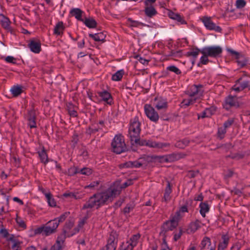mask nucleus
I'll return each mask as SVG.
<instances>
[{
    "instance_id": "nucleus-31",
    "label": "nucleus",
    "mask_w": 250,
    "mask_h": 250,
    "mask_svg": "<svg viewBox=\"0 0 250 250\" xmlns=\"http://www.w3.org/2000/svg\"><path fill=\"white\" fill-rule=\"evenodd\" d=\"M89 37L92 38L96 42L104 41L105 38V35L103 32L94 34H89Z\"/></svg>"
},
{
    "instance_id": "nucleus-35",
    "label": "nucleus",
    "mask_w": 250,
    "mask_h": 250,
    "mask_svg": "<svg viewBox=\"0 0 250 250\" xmlns=\"http://www.w3.org/2000/svg\"><path fill=\"white\" fill-rule=\"evenodd\" d=\"M22 87L20 85H14L10 89V92L12 95L17 97L22 92Z\"/></svg>"
},
{
    "instance_id": "nucleus-33",
    "label": "nucleus",
    "mask_w": 250,
    "mask_h": 250,
    "mask_svg": "<svg viewBox=\"0 0 250 250\" xmlns=\"http://www.w3.org/2000/svg\"><path fill=\"white\" fill-rule=\"evenodd\" d=\"M178 226V225L168 220L164 224V228L166 231L172 230Z\"/></svg>"
},
{
    "instance_id": "nucleus-24",
    "label": "nucleus",
    "mask_w": 250,
    "mask_h": 250,
    "mask_svg": "<svg viewBox=\"0 0 250 250\" xmlns=\"http://www.w3.org/2000/svg\"><path fill=\"white\" fill-rule=\"evenodd\" d=\"M172 189L170 183L167 181V187L165 190V193L163 198L162 199V202H165L166 203L168 202L170 200V194L171 193Z\"/></svg>"
},
{
    "instance_id": "nucleus-46",
    "label": "nucleus",
    "mask_w": 250,
    "mask_h": 250,
    "mask_svg": "<svg viewBox=\"0 0 250 250\" xmlns=\"http://www.w3.org/2000/svg\"><path fill=\"white\" fill-rule=\"evenodd\" d=\"M188 208L187 204H185L181 206L178 210L176 212H178L179 215H181L182 218L184 216V213L185 212H188Z\"/></svg>"
},
{
    "instance_id": "nucleus-42",
    "label": "nucleus",
    "mask_w": 250,
    "mask_h": 250,
    "mask_svg": "<svg viewBox=\"0 0 250 250\" xmlns=\"http://www.w3.org/2000/svg\"><path fill=\"white\" fill-rule=\"evenodd\" d=\"M200 245L201 250L205 249L207 245L210 246L211 245V241L210 238L208 237H204Z\"/></svg>"
},
{
    "instance_id": "nucleus-38",
    "label": "nucleus",
    "mask_w": 250,
    "mask_h": 250,
    "mask_svg": "<svg viewBox=\"0 0 250 250\" xmlns=\"http://www.w3.org/2000/svg\"><path fill=\"white\" fill-rule=\"evenodd\" d=\"M201 53L203 55L202 56L200 59V61L197 64L198 66H200L201 64L206 65L207 64L209 60L208 57H209L207 55V54L204 53L203 50L202 49L201 50Z\"/></svg>"
},
{
    "instance_id": "nucleus-25",
    "label": "nucleus",
    "mask_w": 250,
    "mask_h": 250,
    "mask_svg": "<svg viewBox=\"0 0 250 250\" xmlns=\"http://www.w3.org/2000/svg\"><path fill=\"white\" fill-rule=\"evenodd\" d=\"M200 213L203 217H206V214L209 211V206L207 202H201L199 204Z\"/></svg>"
},
{
    "instance_id": "nucleus-59",
    "label": "nucleus",
    "mask_w": 250,
    "mask_h": 250,
    "mask_svg": "<svg viewBox=\"0 0 250 250\" xmlns=\"http://www.w3.org/2000/svg\"><path fill=\"white\" fill-rule=\"evenodd\" d=\"M68 214H69V212H65L58 218H57L56 219H58V224H59L60 222L64 221L67 217Z\"/></svg>"
},
{
    "instance_id": "nucleus-20",
    "label": "nucleus",
    "mask_w": 250,
    "mask_h": 250,
    "mask_svg": "<svg viewBox=\"0 0 250 250\" xmlns=\"http://www.w3.org/2000/svg\"><path fill=\"white\" fill-rule=\"evenodd\" d=\"M84 194H80L78 192L66 191L63 193L62 196L64 198H73L75 200L81 199L83 197Z\"/></svg>"
},
{
    "instance_id": "nucleus-61",
    "label": "nucleus",
    "mask_w": 250,
    "mask_h": 250,
    "mask_svg": "<svg viewBox=\"0 0 250 250\" xmlns=\"http://www.w3.org/2000/svg\"><path fill=\"white\" fill-rule=\"evenodd\" d=\"M170 146L169 143H157V148H163L166 147H168Z\"/></svg>"
},
{
    "instance_id": "nucleus-41",
    "label": "nucleus",
    "mask_w": 250,
    "mask_h": 250,
    "mask_svg": "<svg viewBox=\"0 0 250 250\" xmlns=\"http://www.w3.org/2000/svg\"><path fill=\"white\" fill-rule=\"evenodd\" d=\"M211 110L209 108H206L200 114H198V118H204L205 117H208L211 116Z\"/></svg>"
},
{
    "instance_id": "nucleus-17",
    "label": "nucleus",
    "mask_w": 250,
    "mask_h": 250,
    "mask_svg": "<svg viewBox=\"0 0 250 250\" xmlns=\"http://www.w3.org/2000/svg\"><path fill=\"white\" fill-rule=\"evenodd\" d=\"M30 236H34L36 235L42 234L45 236H47V226L45 225H43L41 226L36 229H32L30 230Z\"/></svg>"
},
{
    "instance_id": "nucleus-29",
    "label": "nucleus",
    "mask_w": 250,
    "mask_h": 250,
    "mask_svg": "<svg viewBox=\"0 0 250 250\" xmlns=\"http://www.w3.org/2000/svg\"><path fill=\"white\" fill-rule=\"evenodd\" d=\"M27 121L28 125L30 128H34L36 127L35 113L33 111H30L29 112L27 116Z\"/></svg>"
},
{
    "instance_id": "nucleus-22",
    "label": "nucleus",
    "mask_w": 250,
    "mask_h": 250,
    "mask_svg": "<svg viewBox=\"0 0 250 250\" xmlns=\"http://www.w3.org/2000/svg\"><path fill=\"white\" fill-rule=\"evenodd\" d=\"M73 227V224L71 222L66 223L64 226L62 232L66 235L67 237H69L72 236L75 234L76 231H74L72 230Z\"/></svg>"
},
{
    "instance_id": "nucleus-40",
    "label": "nucleus",
    "mask_w": 250,
    "mask_h": 250,
    "mask_svg": "<svg viewBox=\"0 0 250 250\" xmlns=\"http://www.w3.org/2000/svg\"><path fill=\"white\" fill-rule=\"evenodd\" d=\"M178 212H175L174 214H171L169 217V220L174 223L178 225L179 221L181 219L182 217L181 215L178 214Z\"/></svg>"
},
{
    "instance_id": "nucleus-43",
    "label": "nucleus",
    "mask_w": 250,
    "mask_h": 250,
    "mask_svg": "<svg viewBox=\"0 0 250 250\" xmlns=\"http://www.w3.org/2000/svg\"><path fill=\"white\" fill-rule=\"evenodd\" d=\"M79 173V169L77 167H72L69 168L67 171V174L70 176H74L77 173Z\"/></svg>"
},
{
    "instance_id": "nucleus-12",
    "label": "nucleus",
    "mask_w": 250,
    "mask_h": 250,
    "mask_svg": "<svg viewBox=\"0 0 250 250\" xmlns=\"http://www.w3.org/2000/svg\"><path fill=\"white\" fill-rule=\"evenodd\" d=\"M247 87L250 89V81L243 80V79L241 78L237 80L232 88L234 91L238 92Z\"/></svg>"
},
{
    "instance_id": "nucleus-63",
    "label": "nucleus",
    "mask_w": 250,
    "mask_h": 250,
    "mask_svg": "<svg viewBox=\"0 0 250 250\" xmlns=\"http://www.w3.org/2000/svg\"><path fill=\"white\" fill-rule=\"evenodd\" d=\"M168 16L171 19H173L174 20H175V19L177 18L178 15H179L177 13H174L171 11H170L169 12H168Z\"/></svg>"
},
{
    "instance_id": "nucleus-3",
    "label": "nucleus",
    "mask_w": 250,
    "mask_h": 250,
    "mask_svg": "<svg viewBox=\"0 0 250 250\" xmlns=\"http://www.w3.org/2000/svg\"><path fill=\"white\" fill-rule=\"evenodd\" d=\"M203 86L202 84H193L190 86L186 91L188 98L184 99L181 103V106L186 108L192 105L200 99L203 94Z\"/></svg>"
},
{
    "instance_id": "nucleus-5",
    "label": "nucleus",
    "mask_w": 250,
    "mask_h": 250,
    "mask_svg": "<svg viewBox=\"0 0 250 250\" xmlns=\"http://www.w3.org/2000/svg\"><path fill=\"white\" fill-rule=\"evenodd\" d=\"M111 146L112 151L116 154H121L127 150L124 137L121 134L116 135L114 136Z\"/></svg>"
},
{
    "instance_id": "nucleus-34",
    "label": "nucleus",
    "mask_w": 250,
    "mask_h": 250,
    "mask_svg": "<svg viewBox=\"0 0 250 250\" xmlns=\"http://www.w3.org/2000/svg\"><path fill=\"white\" fill-rule=\"evenodd\" d=\"M125 74V71L123 69H121L117 71L114 74L112 75L111 79L113 81H121Z\"/></svg>"
},
{
    "instance_id": "nucleus-49",
    "label": "nucleus",
    "mask_w": 250,
    "mask_h": 250,
    "mask_svg": "<svg viewBox=\"0 0 250 250\" xmlns=\"http://www.w3.org/2000/svg\"><path fill=\"white\" fill-rule=\"evenodd\" d=\"M79 173L83 175L88 176L92 174V170L89 167H83L79 170Z\"/></svg>"
},
{
    "instance_id": "nucleus-19",
    "label": "nucleus",
    "mask_w": 250,
    "mask_h": 250,
    "mask_svg": "<svg viewBox=\"0 0 250 250\" xmlns=\"http://www.w3.org/2000/svg\"><path fill=\"white\" fill-rule=\"evenodd\" d=\"M0 16L2 18L0 20V23L2 27L12 33V29L10 26L11 21L10 20L2 14H0Z\"/></svg>"
},
{
    "instance_id": "nucleus-26",
    "label": "nucleus",
    "mask_w": 250,
    "mask_h": 250,
    "mask_svg": "<svg viewBox=\"0 0 250 250\" xmlns=\"http://www.w3.org/2000/svg\"><path fill=\"white\" fill-rule=\"evenodd\" d=\"M201 222L196 220L195 221L191 222L188 229V233H192L195 232L201 227Z\"/></svg>"
},
{
    "instance_id": "nucleus-60",
    "label": "nucleus",
    "mask_w": 250,
    "mask_h": 250,
    "mask_svg": "<svg viewBox=\"0 0 250 250\" xmlns=\"http://www.w3.org/2000/svg\"><path fill=\"white\" fill-rule=\"evenodd\" d=\"M175 21H177L180 24H186V21H185L184 18L181 16L180 15H178L177 18L175 19Z\"/></svg>"
},
{
    "instance_id": "nucleus-13",
    "label": "nucleus",
    "mask_w": 250,
    "mask_h": 250,
    "mask_svg": "<svg viewBox=\"0 0 250 250\" xmlns=\"http://www.w3.org/2000/svg\"><path fill=\"white\" fill-rule=\"evenodd\" d=\"M118 241V234L116 231H112L108 237L106 246L111 247L116 250Z\"/></svg>"
},
{
    "instance_id": "nucleus-57",
    "label": "nucleus",
    "mask_w": 250,
    "mask_h": 250,
    "mask_svg": "<svg viewBox=\"0 0 250 250\" xmlns=\"http://www.w3.org/2000/svg\"><path fill=\"white\" fill-rule=\"evenodd\" d=\"M234 123L233 119L230 118L224 122L223 124V127L226 129L227 128L229 127Z\"/></svg>"
},
{
    "instance_id": "nucleus-11",
    "label": "nucleus",
    "mask_w": 250,
    "mask_h": 250,
    "mask_svg": "<svg viewBox=\"0 0 250 250\" xmlns=\"http://www.w3.org/2000/svg\"><path fill=\"white\" fill-rule=\"evenodd\" d=\"M186 154L182 152L173 153L160 157L166 162H172L184 158Z\"/></svg>"
},
{
    "instance_id": "nucleus-45",
    "label": "nucleus",
    "mask_w": 250,
    "mask_h": 250,
    "mask_svg": "<svg viewBox=\"0 0 250 250\" xmlns=\"http://www.w3.org/2000/svg\"><path fill=\"white\" fill-rule=\"evenodd\" d=\"M16 222L19 227L21 228L22 229H25L26 228V225L25 223V222L23 220L17 215V217L16 218Z\"/></svg>"
},
{
    "instance_id": "nucleus-44",
    "label": "nucleus",
    "mask_w": 250,
    "mask_h": 250,
    "mask_svg": "<svg viewBox=\"0 0 250 250\" xmlns=\"http://www.w3.org/2000/svg\"><path fill=\"white\" fill-rule=\"evenodd\" d=\"M167 71L172 72L177 75H180L181 74V71L175 65H170L166 68Z\"/></svg>"
},
{
    "instance_id": "nucleus-64",
    "label": "nucleus",
    "mask_w": 250,
    "mask_h": 250,
    "mask_svg": "<svg viewBox=\"0 0 250 250\" xmlns=\"http://www.w3.org/2000/svg\"><path fill=\"white\" fill-rule=\"evenodd\" d=\"M240 244H239V243H236L231 247L230 250H240Z\"/></svg>"
},
{
    "instance_id": "nucleus-2",
    "label": "nucleus",
    "mask_w": 250,
    "mask_h": 250,
    "mask_svg": "<svg viewBox=\"0 0 250 250\" xmlns=\"http://www.w3.org/2000/svg\"><path fill=\"white\" fill-rule=\"evenodd\" d=\"M132 184V180H128L124 182L122 185L118 183H114L113 186L106 190L96 193V194L99 198H102L103 202L105 204L108 200H112L117 196L119 195L123 188H125Z\"/></svg>"
},
{
    "instance_id": "nucleus-10",
    "label": "nucleus",
    "mask_w": 250,
    "mask_h": 250,
    "mask_svg": "<svg viewBox=\"0 0 250 250\" xmlns=\"http://www.w3.org/2000/svg\"><path fill=\"white\" fill-rule=\"evenodd\" d=\"M223 106L227 110H229L232 107H238L239 103L237 98L231 95L228 96L226 98Z\"/></svg>"
},
{
    "instance_id": "nucleus-7",
    "label": "nucleus",
    "mask_w": 250,
    "mask_h": 250,
    "mask_svg": "<svg viewBox=\"0 0 250 250\" xmlns=\"http://www.w3.org/2000/svg\"><path fill=\"white\" fill-rule=\"evenodd\" d=\"M202 49L204 53L207 54L209 57L212 58L220 57L223 52L222 47L219 46H206Z\"/></svg>"
},
{
    "instance_id": "nucleus-54",
    "label": "nucleus",
    "mask_w": 250,
    "mask_h": 250,
    "mask_svg": "<svg viewBox=\"0 0 250 250\" xmlns=\"http://www.w3.org/2000/svg\"><path fill=\"white\" fill-rule=\"evenodd\" d=\"M146 141L147 140H140V136H139V137L138 138V141H137V142L134 143L133 142H130L131 145L132 146H146Z\"/></svg>"
},
{
    "instance_id": "nucleus-30",
    "label": "nucleus",
    "mask_w": 250,
    "mask_h": 250,
    "mask_svg": "<svg viewBox=\"0 0 250 250\" xmlns=\"http://www.w3.org/2000/svg\"><path fill=\"white\" fill-rule=\"evenodd\" d=\"M89 28H94L97 27V23L93 18H86L82 21Z\"/></svg>"
},
{
    "instance_id": "nucleus-8",
    "label": "nucleus",
    "mask_w": 250,
    "mask_h": 250,
    "mask_svg": "<svg viewBox=\"0 0 250 250\" xmlns=\"http://www.w3.org/2000/svg\"><path fill=\"white\" fill-rule=\"evenodd\" d=\"M145 112L148 118L154 123H157L159 120V116L154 108L150 104H146L144 106Z\"/></svg>"
},
{
    "instance_id": "nucleus-56",
    "label": "nucleus",
    "mask_w": 250,
    "mask_h": 250,
    "mask_svg": "<svg viewBox=\"0 0 250 250\" xmlns=\"http://www.w3.org/2000/svg\"><path fill=\"white\" fill-rule=\"evenodd\" d=\"M246 2L245 0H236L235 5L237 8H242L245 6Z\"/></svg>"
},
{
    "instance_id": "nucleus-4",
    "label": "nucleus",
    "mask_w": 250,
    "mask_h": 250,
    "mask_svg": "<svg viewBox=\"0 0 250 250\" xmlns=\"http://www.w3.org/2000/svg\"><path fill=\"white\" fill-rule=\"evenodd\" d=\"M141 123L138 116L130 120L127 135L130 142L135 143L138 141L141 131Z\"/></svg>"
},
{
    "instance_id": "nucleus-1",
    "label": "nucleus",
    "mask_w": 250,
    "mask_h": 250,
    "mask_svg": "<svg viewBox=\"0 0 250 250\" xmlns=\"http://www.w3.org/2000/svg\"><path fill=\"white\" fill-rule=\"evenodd\" d=\"M101 199L102 198H99L95 193L90 196L83 205L81 210L83 211V216L79 221L78 224L79 229L77 231H79V229L83 227L87 219L91 216L92 211L95 208L98 209L104 205Z\"/></svg>"
},
{
    "instance_id": "nucleus-6",
    "label": "nucleus",
    "mask_w": 250,
    "mask_h": 250,
    "mask_svg": "<svg viewBox=\"0 0 250 250\" xmlns=\"http://www.w3.org/2000/svg\"><path fill=\"white\" fill-rule=\"evenodd\" d=\"M140 238L139 233L132 235L128 241L122 243L120 247V250H132L137 245Z\"/></svg>"
},
{
    "instance_id": "nucleus-21",
    "label": "nucleus",
    "mask_w": 250,
    "mask_h": 250,
    "mask_svg": "<svg viewBox=\"0 0 250 250\" xmlns=\"http://www.w3.org/2000/svg\"><path fill=\"white\" fill-rule=\"evenodd\" d=\"M69 13L72 16L74 17L77 20L81 21H83L82 15L83 13V12L81 9L79 8H72L70 10Z\"/></svg>"
},
{
    "instance_id": "nucleus-51",
    "label": "nucleus",
    "mask_w": 250,
    "mask_h": 250,
    "mask_svg": "<svg viewBox=\"0 0 250 250\" xmlns=\"http://www.w3.org/2000/svg\"><path fill=\"white\" fill-rule=\"evenodd\" d=\"M100 181H95L91 182L90 184L87 186H85L84 188H91L92 189H95L97 188L98 186L100 184Z\"/></svg>"
},
{
    "instance_id": "nucleus-58",
    "label": "nucleus",
    "mask_w": 250,
    "mask_h": 250,
    "mask_svg": "<svg viewBox=\"0 0 250 250\" xmlns=\"http://www.w3.org/2000/svg\"><path fill=\"white\" fill-rule=\"evenodd\" d=\"M157 142L148 140L146 141V146L152 148H157Z\"/></svg>"
},
{
    "instance_id": "nucleus-48",
    "label": "nucleus",
    "mask_w": 250,
    "mask_h": 250,
    "mask_svg": "<svg viewBox=\"0 0 250 250\" xmlns=\"http://www.w3.org/2000/svg\"><path fill=\"white\" fill-rule=\"evenodd\" d=\"M135 206V205L134 202L127 204L126 207L124 208V212L125 213H129L134 208Z\"/></svg>"
},
{
    "instance_id": "nucleus-50",
    "label": "nucleus",
    "mask_w": 250,
    "mask_h": 250,
    "mask_svg": "<svg viewBox=\"0 0 250 250\" xmlns=\"http://www.w3.org/2000/svg\"><path fill=\"white\" fill-rule=\"evenodd\" d=\"M2 59H3L7 63H9L16 64L17 62L16 58L11 56H8L6 57H2Z\"/></svg>"
},
{
    "instance_id": "nucleus-55",
    "label": "nucleus",
    "mask_w": 250,
    "mask_h": 250,
    "mask_svg": "<svg viewBox=\"0 0 250 250\" xmlns=\"http://www.w3.org/2000/svg\"><path fill=\"white\" fill-rule=\"evenodd\" d=\"M136 59L142 64L144 65H147L149 60L146 59L139 55L136 56Z\"/></svg>"
},
{
    "instance_id": "nucleus-23",
    "label": "nucleus",
    "mask_w": 250,
    "mask_h": 250,
    "mask_svg": "<svg viewBox=\"0 0 250 250\" xmlns=\"http://www.w3.org/2000/svg\"><path fill=\"white\" fill-rule=\"evenodd\" d=\"M65 29L62 21H59L54 27V34L57 36H62Z\"/></svg>"
},
{
    "instance_id": "nucleus-32",
    "label": "nucleus",
    "mask_w": 250,
    "mask_h": 250,
    "mask_svg": "<svg viewBox=\"0 0 250 250\" xmlns=\"http://www.w3.org/2000/svg\"><path fill=\"white\" fill-rule=\"evenodd\" d=\"M67 110L70 116L76 117L78 116L76 107L71 103L67 104Z\"/></svg>"
},
{
    "instance_id": "nucleus-37",
    "label": "nucleus",
    "mask_w": 250,
    "mask_h": 250,
    "mask_svg": "<svg viewBox=\"0 0 250 250\" xmlns=\"http://www.w3.org/2000/svg\"><path fill=\"white\" fill-rule=\"evenodd\" d=\"M189 143V141L188 139H184L176 142L175 144V146L179 148L183 149L188 146Z\"/></svg>"
},
{
    "instance_id": "nucleus-14",
    "label": "nucleus",
    "mask_w": 250,
    "mask_h": 250,
    "mask_svg": "<svg viewBox=\"0 0 250 250\" xmlns=\"http://www.w3.org/2000/svg\"><path fill=\"white\" fill-rule=\"evenodd\" d=\"M154 105L158 110L166 109L167 107V99L162 97H155L154 100Z\"/></svg>"
},
{
    "instance_id": "nucleus-16",
    "label": "nucleus",
    "mask_w": 250,
    "mask_h": 250,
    "mask_svg": "<svg viewBox=\"0 0 250 250\" xmlns=\"http://www.w3.org/2000/svg\"><path fill=\"white\" fill-rule=\"evenodd\" d=\"M28 46L30 50L35 53H39L41 50V44L39 41L31 40Z\"/></svg>"
},
{
    "instance_id": "nucleus-53",
    "label": "nucleus",
    "mask_w": 250,
    "mask_h": 250,
    "mask_svg": "<svg viewBox=\"0 0 250 250\" xmlns=\"http://www.w3.org/2000/svg\"><path fill=\"white\" fill-rule=\"evenodd\" d=\"M226 132L227 131L225 128L223 127H219L217 132L218 137L221 139L224 138Z\"/></svg>"
},
{
    "instance_id": "nucleus-36",
    "label": "nucleus",
    "mask_w": 250,
    "mask_h": 250,
    "mask_svg": "<svg viewBox=\"0 0 250 250\" xmlns=\"http://www.w3.org/2000/svg\"><path fill=\"white\" fill-rule=\"evenodd\" d=\"M145 13L148 17H152L157 14V11L154 7L150 6L145 8Z\"/></svg>"
},
{
    "instance_id": "nucleus-15",
    "label": "nucleus",
    "mask_w": 250,
    "mask_h": 250,
    "mask_svg": "<svg viewBox=\"0 0 250 250\" xmlns=\"http://www.w3.org/2000/svg\"><path fill=\"white\" fill-rule=\"evenodd\" d=\"M99 96L102 98V100L107 104L111 105L113 103V99L111 94L106 90L98 92Z\"/></svg>"
},
{
    "instance_id": "nucleus-27",
    "label": "nucleus",
    "mask_w": 250,
    "mask_h": 250,
    "mask_svg": "<svg viewBox=\"0 0 250 250\" xmlns=\"http://www.w3.org/2000/svg\"><path fill=\"white\" fill-rule=\"evenodd\" d=\"M200 53H201V50L198 48H193L187 53L188 57H191L192 58L191 62L193 64H194L195 60Z\"/></svg>"
},
{
    "instance_id": "nucleus-39",
    "label": "nucleus",
    "mask_w": 250,
    "mask_h": 250,
    "mask_svg": "<svg viewBox=\"0 0 250 250\" xmlns=\"http://www.w3.org/2000/svg\"><path fill=\"white\" fill-rule=\"evenodd\" d=\"M38 154L41 162L45 164L47 162V153L45 148L43 147L41 151L38 152Z\"/></svg>"
},
{
    "instance_id": "nucleus-62",
    "label": "nucleus",
    "mask_w": 250,
    "mask_h": 250,
    "mask_svg": "<svg viewBox=\"0 0 250 250\" xmlns=\"http://www.w3.org/2000/svg\"><path fill=\"white\" fill-rule=\"evenodd\" d=\"M244 157V155L241 153H236L232 155L231 157L232 159L239 160L242 159Z\"/></svg>"
},
{
    "instance_id": "nucleus-9",
    "label": "nucleus",
    "mask_w": 250,
    "mask_h": 250,
    "mask_svg": "<svg viewBox=\"0 0 250 250\" xmlns=\"http://www.w3.org/2000/svg\"><path fill=\"white\" fill-rule=\"evenodd\" d=\"M202 21L205 27L209 30H214L217 32L221 33L222 28L219 26L216 25L210 17H204L202 19Z\"/></svg>"
},
{
    "instance_id": "nucleus-18",
    "label": "nucleus",
    "mask_w": 250,
    "mask_h": 250,
    "mask_svg": "<svg viewBox=\"0 0 250 250\" xmlns=\"http://www.w3.org/2000/svg\"><path fill=\"white\" fill-rule=\"evenodd\" d=\"M58 226V219L48 221V235L55 233Z\"/></svg>"
},
{
    "instance_id": "nucleus-47",
    "label": "nucleus",
    "mask_w": 250,
    "mask_h": 250,
    "mask_svg": "<svg viewBox=\"0 0 250 250\" xmlns=\"http://www.w3.org/2000/svg\"><path fill=\"white\" fill-rule=\"evenodd\" d=\"M66 237V235H65V234H64L63 232L59 234L58 236L56 245H60L62 246V244L63 243Z\"/></svg>"
},
{
    "instance_id": "nucleus-28",
    "label": "nucleus",
    "mask_w": 250,
    "mask_h": 250,
    "mask_svg": "<svg viewBox=\"0 0 250 250\" xmlns=\"http://www.w3.org/2000/svg\"><path fill=\"white\" fill-rule=\"evenodd\" d=\"M223 241L220 242L218 246L217 250H224L228 247L229 238L227 235L222 236Z\"/></svg>"
},
{
    "instance_id": "nucleus-52",
    "label": "nucleus",
    "mask_w": 250,
    "mask_h": 250,
    "mask_svg": "<svg viewBox=\"0 0 250 250\" xmlns=\"http://www.w3.org/2000/svg\"><path fill=\"white\" fill-rule=\"evenodd\" d=\"M48 204L52 207H54L56 206V202L55 200L52 198V195L49 192H48Z\"/></svg>"
}]
</instances>
